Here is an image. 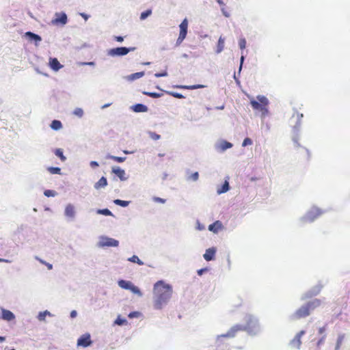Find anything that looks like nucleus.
<instances>
[{
	"instance_id": "obj_33",
	"label": "nucleus",
	"mask_w": 350,
	"mask_h": 350,
	"mask_svg": "<svg viewBox=\"0 0 350 350\" xmlns=\"http://www.w3.org/2000/svg\"><path fill=\"white\" fill-rule=\"evenodd\" d=\"M46 316H53V314L48 310H44L43 312H40L37 316L38 319L40 321H45V318Z\"/></svg>"
},
{
	"instance_id": "obj_10",
	"label": "nucleus",
	"mask_w": 350,
	"mask_h": 350,
	"mask_svg": "<svg viewBox=\"0 0 350 350\" xmlns=\"http://www.w3.org/2000/svg\"><path fill=\"white\" fill-rule=\"evenodd\" d=\"M93 343V341L91 339V335L90 333H85L82 334L78 339L77 342V345L78 347H82L83 348H86L90 347Z\"/></svg>"
},
{
	"instance_id": "obj_51",
	"label": "nucleus",
	"mask_w": 350,
	"mask_h": 350,
	"mask_svg": "<svg viewBox=\"0 0 350 350\" xmlns=\"http://www.w3.org/2000/svg\"><path fill=\"white\" fill-rule=\"evenodd\" d=\"M167 75H168V73L166 70H165L162 72H156L154 74V77L157 78L164 77H167Z\"/></svg>"
},
{
	"instance_id": "obj_37",
	"label": "nucleus",
	"mask_w": 350,
	"mask_h": 350,
	"mask_svg": "<svg viewBox=\"0 0 350 350\" xmlns=\"http://www.w3.org/2000/svg\"><path fill=\"white\" fill-rule=\"evenodd\" d=\"M46 170L51 174H62V172H61L62 170L59 167L51 166V167H48Z\"/></svg>"
},
{
	"instance_id": "obj_49",
	"label": "nucleus",
	"mask_w": 350,
	"mask_h": 350,
	"mask_svg": "<svg viewBox=\"0 0 350 350\" xmlns=\"http://www.w3.org/2000/svg\"><path fill=\"white\" fill-rule=\"evenodd\" d=\"M245 59V57L243 55H242L240 58V64H239V70H238V75L239 76H240V75H241V72L243 68V65Z\"/></svg>"
},
{
	"instance_id": "obj_6",
	"label": "nucleus",
	"mask_w": 350,
	"mask_h": 350,
	"mask_svg": "<svg viewBox=\"0 0 350 350\" xmlns=\"http://www.w3.org/2000/svg\"><path fill=\"white\" fill-rule=\"evenodd\" d=\"M303 116H304L302 113H297L296 122H295V125L293 126V135L292 137V140L297 147L301 146L300 144L299 143V133L300 131L301 124V118H303Z\"/></svg>"
},
{
	"instance_id": "obj_16",
	"label": "nucleus",
	"mask_w": 350,
	"mask_h": 350,
	"mask_svg": "<svg viewBox=\"0 0 350 350\" xmlns=\"http://www.w3.org/2000/svg\"><path fill=\"white\" fill-rule=\"evenodd\" d=\"M217 250L215 247H212L206 250L205 253L203 254L204 258L206 261H211L215 260Z\"/></svg>"
},
{
	"instance_id": "obj_42",
	"label": "nucleus",
	"mask_w": 350,
	"mask_h": 350,
	"mask_svg": "<svg viewBox=\"0 0 350 350\" xmlns=\"http://www.w3.org/2000/svg\"><path fill=\"white\" fill-rule=\"evenodd\" d=\"M44 195L48 198L55 197L57 195V193L56 191L53 190V189H46L44 191Z\"/></svg>"
},
{
	"instance_id": "obj_11",
	"label": "nucleus",
	"mask_w": 350,
	"mask_h": 350,
	"mask_svg": "<svg viewBox=\"0 0 350 350\" xmlns=\"http://www.w3.org/2000/svg\"><path fill=\"white\" fill-rule=\"evenodd\" d=\"M322 287L323 286L321 284H317L313 286L312 288H311L310 290H308L307 292L302 295L301 299L304 300L309 299L317 295L320 293Z\"/></svg>"
},
{
	"instance_id": "obj_57",
	"label": "nucleus",
	"mask_w": 350,
	"mask_h": 350,
	"mask_svg": "<svg viewBox=\"0 0 350 350\" xmlns=\"http://www.w3.org/2000/svg\"><path fill=\"white\" fill-rule=\"evenodd\" d=\"M90 47V45L86 43V42H84L83 44H82L80 46H75V49L77 50V51H80L83 49H85V48H88Z\"/></svg>"
},
{
	"instance_id": "obj_21",
	"label": "nucleus",
	"mask_w": 350,
	"mask_h": 350,
	"mask_svg": "<svg viewBox=\"0 0 350 350\" xmlns=\"http://www.w3.org/2000/svg\"><path fill=\"white\" fill-rule=\"evenodd\" d=\"M230 189V186L229 182L228 180H225L219 187H218L217 189V194L220 195L222 193H225L228 191Z\"/></svg>"
},
{
	"instance_id": "obj_47",
	"label": "nucleus",
	"mask_w": 350,
	"mask_h": 350,
	"mask_svg": "<svg viewBox=\"0 0 350 350\" xmlns=\"http://www.w3.org/2000/svg\"><path fill=\"white\" fill-rule=\"evenodd\" d=\"M149 137L153 140H158L161 139V135L153 131L148 132Z\"/></svg>"
},
{
	"instance_id": "obj_12",
	"label": "nucleus",
	"mask_w": 350,
	"mask_h": 350,
	"mask_svg": "<svg viewBox=\"0 0 350 350\" xmlns=\"http://www.w3.org/2000/svg\"><path fill=\"white\" fill-rule=\"evenodd\" d=\"M24 37L28 41L33 42L36 46H38L42 41V37L40 35L29 31L25 33Z\"/></svg>"
},
{
	"instance_id": "obj_13",
	"label": "nucleus",
	"mask_w": 350,
	"mask_h": 350,
	"mask_svg": "<svg viewBox=\"0 0 350 350\" xmlns=\"http://www.w3.org/2000/svg\"><path fill=\"white\" fill-rule=\"evenodd\" d=\"M15 318V314L12 311L1 308L0 319L6 321H12Z\"/></svg>"
},
{
	"instance_id": "obj_34",
	"label": "nucleus",
	"mask_w": 350,
	"mask_h": 350,
	"mask_svg": "<svg viewBox=\"0 0 350 350\" xmlns=\"http://www.w3.org/2000/svg\"><path fill=\"white\" fill-rule=\"evenodd\" d=\"M142 94L144 95L150 96V97L153 98H160V97H161L163 96L162 93H158V92H155L143 91Z\"/></svg>"
},
{
	"instance_id": "obj_45",
	"label": "nucleus",
	"mask_w": 350,
	"mask_h": 350,
	"mask_svg": "<svg viewBox=\"0 0 350 350\" xmlns=\"http://www.w3.org/2000/svg\"><path fill=\"white\" fill-rule=\"evenodd\" d=\"M142 315V313L139 311H132L128 314L129 319L139 318Z\"/></svg>"
},
{
	"instance_id": "obj_19",
	"label": "nucleus",
	"mask_w": 350,
	"mask_h": 350,
	"mask_svg": "<svg viewBox=\"0 0 350 350\" xmlns=\"http://www.w3.org/2000/svg\"><path fill=\"white\" fill-rule=\"evenodd\" d=\"M223 228V224L221 221L219 220H217L214 221L213 223L211 224L208 227V230L213 233H217L219 230H221Z\"/></svg>"
},
{
	"instance_id": "obj_17",
	"label": "nucleus",
	"mask_w": 350,
	"mask_h": 350,
	"mask_svg": "<svg viewBox=\"0 0 350 350\" xmlns=\"http://www.w3.org/2000/svg\"><path fill=\"white\" fill-rule=\"evenodd\" d=\"M233 144L231 142L225 139L221 140L219 144H216V148L219 150L221 152L231 148Z\"/></svg>"
},
{
	"instance_id": "obj_15",
	"label": "nucleus",
	"mask_w": 350,
	"mask_h": 350,
	"mask_svg": "<svg viewBox=\"0 0 350 350\" xmlns=\"http://www.w3.org/2000/svg\"><path fill=\"white\" fill-rule=\"evenodd\" d=\"M49 66L53 71L57 72L63 67V65L60 64L56 57H50L49 61Z\"/></svg>"
},
{
	"instance_id": "obj_62",
	"label": "nucleus",
	"mask_w": 350,
	"mask_h": 350,
	"mask_svg": "<svg viewBox=\"0 0 350 350\" xmlns=\"http://www.w3.org/2000/svg\"><path fill=\"white\" fill-rule=\"evenodd\" d=\"M98 165H99V164L96 161H92L90 163V166L92 168H96V167H98Z\"/></svg>"
},
{
	"instance_id": "obj_41",
	"label": "nucleus",
	"mask_w": 350,
	"mask_h": 350,
	"mask_svg": "<svg viewBox=\"0 0 350 350\" xmlns=\"http://www.w3.org/2000/svg\"><path fill=\"white\" fill-rule=\"evenodd\" d=\"M164 92L168 95H170L176 98H185V96L179 93V92H173V91H164Z\"/></svg>"
},
{
	"instance_id": "obj_4",
	"label": "nucleus",
	"mask_w": 350,
	"mask_h": 350,
	"mask_svg": "<svg viewBox=\"0 0 350 350\" xmlns=\"http://www.w3.org/2000/svg\"><path fill=\"white\" fill-rule=\"evenodd\" d=\"M250 105L253 109L260 111L265 107H268L269 101L265 96L258 95L256 96V100L254 98L250 100Z\"/></svg>"
},
{
	"instance_id": "obj_53",
	"label": "nucleus",
	"mask_w": 350,
	"mask_h": 350,
	"mask_svg": "<svg viewBox=\"0 0 350 350\" xmlns=\"http://www.w3.org/2000/svg\"><path fill=\"white\" fill-rule=\"evenodd\" d=\"M206 85H202V84H196V85H189V90H196V89H201L205 88Z\"/></svg>"
},
{
	"instance_id": "obj_44",
	"label": "nucleus",
	"mask_w": 350,
	"mask_h": 350,
	"mask_svg": "<svg viewBox=\"0 0 350 350\" xmlns=\"http://www.w3.org/2000/svg\"><path fill=\"white\" fill-rule=\"evenodd\" d=\"M186 37H187V36L179 33L178 37L175 43V46L177 47V46H180L182 44V42H183V40L186 38Z\"/></svg>"
},
{
	"instance_id": "obj_27",
	"label": "nucleus",
	"mask_w": 350,
	"mask_h": 350,
	"mask_svg": "<svg viewBox=\"0 0 350 350\" xmlns=\"http://www.w3.org/2000/svg\"><path fill=\"white\" fill-rule=\"evenodd\" d=\"M50 127L53 131H59L63 127L62 122L59 120H53L51 121Z\"/></svg>"
},
{
	"instance_id": "obj_35",
	"label": "nucleus",
	"mask_w": 350,
	"mask_h": 350,
	"mask_svg": "<svg viewBox=\"0 0 350 350\" xmlns=\"http://www.w3.org/2000/svg\"><path fill=\"white\" fill-rule=\"evenodd\" d=\"M127 260L133 263H136L139 265H144V262L140 260L137 255H133L131 257L129 258Z\"/></svg>"
},
{
	"instance_id": "obj_60",
	"label": "nucleus",
	"mask_w": 350,
	"mask_h": 350,
	"mask_svg": "<svg viewBox=\"0 0 350 350\" xmlns=\"http://www.w3.org/2000/svg\"><path fill=\"white\" fill-rule=\"evenodd\" d=\"M196 228L198 230H203L205 229V226L204 225L200 224V222L198 220L197 221V226H196Z\"/></svg>"
},
{
	"instance_id": "obj_46",
	"label": "nucleus",
	"mask_w": 350,
	"mask_h": 350,
	"mask_svg": "<svg viewBox=\"0 0 350 350\" xmlns=\"http://www.w3.org/2000/svg\"><path fill=\"white\" fill-rule=\"evenodd\" d=\"M246 40L245 38H241L239 40V46L240 49L243 50L246 48Z\"/></svg>"
},
{
	"instance_id": "obj_23",
	"label": "nucleus",
	"mask_w": 350,
	"mask_h": 350,
	"mask_svg": "<svg viewBox=\"0 0 350 350\" xmlns=\"http://www.w3.org/2000/svg\"><path fill=\"white\" fill-rule=\"evenodd\" d=\"M133 283L129 280H123V279H120L118 281V286L122 288V289H125V290H130L132 284Z\"/></svg>"
},
{
	"instance_id": "obj_55",
	"label": "nucleus",
	"mask_w": 350,
	"mask_h": 350,
	"mask_svg": "<svg viewBox=\"0 0 350 350\" xmlns=\"http://www.w3.org/2000/svg\"><path fill=\"white\" fill-rule=\"evenodd\" d=\"M152 200L154 202H158V203H161V204H165V202H166V200L164 199V198H161L160 197H153L152 198Z\"/></svg>"
},
{
	"instance_id": "obj_7",
	"label": "nucleus",
	"mask_w": 350,
	"mask_h": 350,
	"mask_svg": "<svg viewBox=\"0 0 350 350\" xmlns=\"http://www.w3.org/2000/svg\"><path fill=\"white\" fill-rule=\"evenodd\" d=\"M323 211L317 207H313L309 210L305 215L300 218L303 222H312L323 213Z\"/></svg>"
},
{
	"instance_id": "obj_2",
	"label": "nucleus",
	"mask_w": 350,
	"mask_h": 350,
	"mask_svg": "<svg viewBox=\"0 0 350 350\" xmlns=\"http://www.w3.org/2000/svg\"><path fill=\"white\" fill-rule=\"evenodd\" d=\"M245 325L237 324L232 326L227 333L218 335L217 337V342H219L221 338H234L237 332L241 330H246L250 334H256L259 329L258 320L252 315H247L245 317Z\"/></svg>"
},
{
	"instance_id": "obj_50",
	"label": "nucleus",
	"mask_w": 350,
	"mask_h": 350,
	"mask_svg": "<svg viewBox=\"0 0 350 350\" xmlns=\"http://www.w3.org/2000/svg\"><path fill=\"white\" fill-rule=\"evenodd\" d=\"M80 66H95L96 62L94 61L92 62H81L78 63Z\"/></svg>"
},
{
	"instance_id": "obj_8",
	"label": "nucleus",
	"mask_w": 350,
	"mask_h": 350,
	"mask_svg": "<svg viewBox=\"0 0 350 350\" xmlns=\"http://www.w3.org/2000/svg\"><path fill=\"white\" fill-rule=\"evenodd\" d=\"M51 23L53 25L64 26L68 23L67 14L64 12H56Z\"/></svg>"
},
{
	"instance_id": "obj_43",
	"label": "nucleus",
	"mask_w": 350,
	"mask_h": 350,
	"mask_svg": "<svg viewBox=\"0 0 350 350\" xmlns=\"http://www.w3.org/2000/svg\"><path fill=\"white\" fill-rule=\"evenodd\" d=\"M73 114L79 118H82L83 116L84 112L82 108L77 107L73 111Z\"/></svg>"
},
{
	"instance_id": "obj_63",
	"label": "nucleus",
	"mask_w": 350,
	"mask_h": 350,
	"mask_svg": "<svg viewBox=\"0 0 350 350\" xmlns=\"http://www.w3.org/2000/svg\"><path fill=\"white\" fill-rule=\"evenodd\" d=\"M77 310H72V311L70 312V317L71 319H75V317H77Z\"/></svg>"
},
{
	"instance_id": "obj_36",
	"label": "nucleus",
	"mask_w": 350,
	"mask_h": 350,
	"mask_svg": "<svg viewBox=\"0 0 350 350\" xmlns=\"http://www.w3.org/2000/svg\"><path fill=\"white\" fill-rule=\"evenodd\" d=\"M107 159H110L116 162H118V163H123L124 161H125L126 160V157H118V156H113V155H111V154H107V157H106Z\"/></svg>"
},
{
	"instance_id": "obj_61",
	"label": "nucleus",
	"mask_w": 350,
	"mask_h": 350,
	"mask_svg": "<svg viewBox=\"0 0 350 350\" xmlns=\"http://www.w3.org/2000/svg\"><path fill=\"white\" fill-rule=\"evenodd\" d=\"M325 337L326 336L325 335H323L317 342V345L318 347L321 346L322 344L324 343V341H325Z\"/></svg>"
},
{
	"instance_id": "obj_39",
	"label": "nucleus",
	"mask_w": 350,
	"mask_h": 350,
	"mask_svg": "<svg viewBox=\"0 0 350 350\" xmlns=\"http://www.w3.org/2000/svg\"><path fill=\"white\" fill-rule=\"evenodd\" d=\"M129 291L132 292L133 294L137 295L139 297H142L143 295L139 288L135 286L134 284H132Z\"/></svg>"
},
{
	"instance_id": "obj_32",
	"label": "nucleus",
	"mask_w": 350,
	"mask_h": 350,
	"mask_svg": "<svg viewBox=\"0 0 350 350\" xmlns=\"http://www.w3.org/2000/svg\"><path fill=\"white\" fill-rule=\"evenodd\" d=\"M113 203L116 205L125 208V207H127L130 204L131 201L122 200L120 199H116L113 200Z\"/></svg>"
},
{
	"instance_id": "obj_28",
	"label": "nucleus",
	"mask_w": 350,
	"mask_h": 350,
	"mask_svg": "<svg viewBox=\"0 0 350 350\" xmlns=\"http://www.w3.org/2000/svg\"><path fill=\"white\" fill-rule=\"evenodd\" d=\"M224 40L225 39L222 38L221 36L219 37L217 44V49H216V53H220L224 48Z\"/></svg>"
},
{
	"instance_id": "obj_14",
	"label": "nucleus",
	"mask_w": 350,
	"mask_h": 350,
	"mask_svg": "<svg viewBox=\"0 0 350 350\" xmlns=\"http://www.w3.org/2000/svg\"><path fill=\"white\" fill-rule=\"evenodd\" d=\"M111 172L114 174L121 181H125L128 179L126 176V172L124 170L122 169L119 166H113L111 168Z\"/></svg>"
},
{
	"instance_id": "obj_22",
	"label": "nucleus",
	"mask_w": 350,
	"mask_h": 350,
	"mask_svg": "<svg viewBox=\"0 0 350 350\" xmlns=\"http://www.w3.org/2000/svg\"><path fill=\"white\" fill-rule=\"evenodd\" d=\"M188 20L187 18H185L180 24L179 25V33L185 36L187 35V29H188Z\"/></svg>"
},
{
	"instance_id": "obj_5",
	"label": "nucleus",
	"mask_w": 350,
	"mask_h": 350,
	"mask_svg": "<svg viewBox=\"0 0 350 350\" xmlns=\"http://www.w3.org/2000/svg\"><path fill=\"white\" fill-rule=\"evenodd\" d=\"M119 241L107 236L102 235L99 237L97 247L100 248L116 247L119 246Z\"/></svg>"
},
{
	"instance_id": "obj_58",
	"label": "nucleus",
	"mask_w": 350,
	"mask_h": 350,
	"mask_svg": "<svg viewBox=\"0 0 350 350\" xmlns=\"http://www.w3.org/2000/svg\"><path fill=\"white\" fill-rule=\"evenodd\" d=\"M261 111V118H265L269 114L268 107H265Z\"/></svg>"
},
{
	"instance_id": "obj_20",
	"label": "nucleus",
	"mask_w": 350,
	"mask_h": 350,
	"mask_svg": "<svg viewBox=\"0 0 350 350\" xmlns=\"http://www.w3.org/2000/svg\"><path fill=\"white\" fill-rule=\"evenodd\" d=\"M64 214L68 217L74 218L75 217V206L72 204H67L65 208Z\"/></svg>"
},
{
	"instance_id": "obj_9",
	"label": "nucleus",
	"mask_w": 350,
	"mask_h": 350,
	"mask_svg": "<svg viewBox=\"0 0 350 350\" xmlns=\"http://www.w3.org/2000/svg\"><path fill=\"white\" fill-rule=\"evenodd\" d=\"M310 314V312L307 305L305 304L301 307H300L299 309H297L291 316V319L292 320L299 319L305 318V317L309 316Z\"/></svg>"
},
{
	"instance_id": "obj_1",
	"label": "nucleus",
	"mask_w": 350,
	"mask_h": 350,
	"mask_svg": "<svg viewBox=\"0 0 350 350\" xmlns=\"http://www.w3.org/2000/svg\"><path fill=\"white\" fill-rule=\"evenodd\" d=\"M173 293L172 286L164 280H159L153 287V302L155 310H161L170 301Z\"/></svg>"
},
{
	"instance_id": "obj_24",
	"label": "nucleus",
	"mask_w": 350,
	"mask_h": 350,
	"mask_svg": "<svg viewBox=\"0 0 350 350\" xmlns=\"http://www.w3.org/2000/svg\"><path fill=\"white\" fill-rule=\"evenodd\" d=\"M306 304L307 305L310 312H311L321 305V300L319 299H314L312 301H308Z\"/></svg>"
},
{
	"instance_id": "obj_38",
	"label": "nucleus",
	"mask_w": 350,
	"mask_h": 350,
	"mask_svg": "<svg viewBox=\"0 0 350 350\" xmlns=\"http://www.w3.org/2000/svg\"><path fill=\"white\" fill-rule=\"evenodd\" d=\"M152 10L151 9H147L145 11L142 12L140 14L139 18L141 21L146 20L148 17H149L152 14Z\"/></svg>"
},
{
	"instance_id": "obj_40",
	"label": "nucleus",
	"mask_w": 350,
	"mask_h": 350,
	"mask_svg": "<svg viewBox=\"0 0 350 350\" xmlns=\"http://www.w3.org/2000/svg\"><path fill=\"white\" fill-rule=\"evenodd\" d=\"M290 344L293 346V347H295L297 349H300V346H301V340L298 338V340H297V336H295L294 337L293 339H292L291 340V342Z\"/></svg>"
},
{
	"instance_id": "obj_48",
	"label": "nucleus",
	"mask_w": 350,
	"mask_h": 350,
	"mask_svg": "<svg viewBox=\"0 0 350 350\" xmlns=\"http://www.w3.org/2000/svg\"><path fill=\"white\" fill-rule=\"evenodd\" d=\"M252 143H253V141L252 139H250V137H245L242 142V146L246 147L249 145H252Z\"/></svg>"
},
{
	"instance_id": "obj_59",
	"label": "nucleus",
	"mask_w": 350,
	"mask_h": 350,
	"mask_svg": "<svg viewBox=\"0 0 350 350\" xmlns=\"http://www.w3.org/2000/svg\"><path fill=\"white\" fill-rule=\"evenodd\" d=\"M124 36H114L113 40L118 42H122L124 40Z\"/></svg>"
},
{
	"instance_id": "obj_31",
	"label": "nucleus",
	"mask_w": 350,
	"mask_h": 350,
	"mask_svg": "<svg viewBox=\"0 0 350 350\" xmlns=\"http://www.w3.org/2000/svg\"><path fill=\"white\" fill-rule=\"evenodd\" d=\"M96 213L98 215H103L105 216H112L114 217L113 213L107 208H98L96 210Z\"/></svg>"
},
{
	"instance_id": "obj_54",
	"label": "nucleus",
	"mask_w": 350,
	"mask_h": 350,
	"mask_svg": "<svg viewBox=\"0 0 350 350\" xmlns=\"http://www.w3.org/2000/svg\"><path fill=\"white\" fill-rule=\"evenodd\" d=\"M343 340V336H339L337 338V341H336V347H335V350H338L340 347V344L342 342Z\"/></svg>"
},
{
	"instance_id": "obj_29",
	"label": "nucleus",
	"mask_w": 350,
	"mask_h": 350,
	"mask_svg": "<svg viewBox=\"0 0 350 350\" xmlns=\"http://www.w3.org/2000/svg\"><path fill=\"white\" fill-rule=\"evenodd\" d=\"M128 321L126 319L122 317L120 315H118L114 321L113 324L119 326H124L126 325Z\"/></svg>"
},
{
	"instance_id": "obj_56",
	"label": "nucleus",
	"mask_w": 350,
	"mask_h": 350,
	"mask_svg": "<svg viewBox=\"0 0 350 350\" xmlns=\"http://www.w3.org/2000/svg\"><path fill=\"white\" fill-rule=\"evenodd\" d=\"M189 178L193 181L198 180L199 178V173L198 172L192 173L191 175L189 176Z\"/></svg>"
},
{
	"instance_id": "obj_26",
	"label": "nucleus",
	"mask_w": 350,
	"mask_h": 350,
	"mask_svg": "<svg viewBox=\"0 0 350 350\" xmlns=\"http://www.w3.org/2000/svg\"><path fill=\"white\" fill-rule=\"evenodd\" d=\"M107 185V179L106 177L105 176H102L99 180L98 181H97L95 184H94V188L96 189H99L100 188H103L105 187H106Z\"/></svg>"
},
{
	"instance_id": "obj_3",
	"label": "nucleus",
	"mask_w": 350,
	"mask_h": 350,
	"mask_svg": "<svg viewBox=\"0 0 350 350\" xmlns=\"http://www.w3.org/2000/svg\"><path fill=\"white\" fill-rule=\"evenodd\" d=\"M135 46H118L109 49L107 50V55L110 57H123L129 53L136 50Z\"/></svg>"
},
{
	"instance_id": "obj_64",
	"label": "nucleus",
	"mask_w": 350,
	"mask_h": 350,
	"mask_svg": "<svg viewBox=\"0 0 350 350\" xmlns=\"http://www.w3.org/2000/svg\"><path fill=\"white\" fill-rule=\"evenodd\" d=\"M306 334V332L304 330H301L299 332H298L295 336L297 338H299L301 340V338Z\"/></svg>"
},
{
	"instance_id": "obj_52",
	"label": "nucleus",
	"mask_w": 350,
	"mask_h": 350,
	"mask_svg": "<svg viewBox=\"0 0 350 350\" xmlns=\"http://www.w3.org/2000/svg\"><path fill=\"white\" fill-rule=\"evenodd\" d=\"M209 271V268L208 267H203L197 271V273L199 276H202L204 273L208 272Z\"/></svg>"
},
{
	"instance_id": "obj_18",
	"label": "nucleus",
	"mask_w": 350,
	"mask_h": 350,
	"mask_svg": "<svg viewBox=\"0 0 350 350\" xmlns=\"http://www.w3.org/2000/svg\"><path fill=\"white\" fill-rule=\"evenodd\" d=\"M130 109L135 113H145L148 111V107L143 103H136L130 107Z\"/></svg>"
},
{
	"instance_id": "obj_30",
	"label": "nucleus",
	"mask_w": 350,
	"mask_h": 350,
	"mask_svg": "<svg viewBox=\"0 0 350 350\" xmlns=\"http://www.w3.org/2000/svg\"><path fill=\"white\" fill-rule=\"evenodd\" d=\"M54 154L56 157H57L62 161L64 162L66 160V157L64 154L63 149L62 148H55L54 150Z\"/></svg>"
},
{
	"instance_id": "obj_25",
	"label": "nucleus",
	"mask_w": 350,
	"mask_h": 350,
	"mask_svg": "<svg viewBox=\"0 0 350 350\" xmlns=\"http://www.w3.org/2000/svg\"><path fill=\"white\" fill-rule=\"evenodd\" d=\"M145 75L144 71L137 72L133 74H131L126 77H125V79L129 81H133L136 79H138L142 77H144Z\"/></svg>"
}]
</instances>
